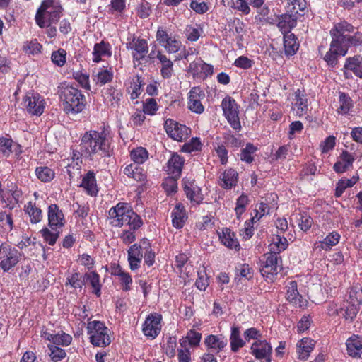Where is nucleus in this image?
Returning <instances> with one entry per match:
<instances>
[{"label": "nucleus", "instance_id": "ddd939ff", "mask_svg": "<svg viewBox=\"0 0 362 362\" xmlns=\"http://www.w3.org/2000/svg\"><path fill=\"white\" fill-rule=\"evenodd\" d=\"M23 102L25 109L29 114L40 116L44 112L45 101L39 93H28Z\"/></svg>", "mask_w": 362, "mask_h": 362}, {"label": "nucleus", "instance_id": "864d4df0", "mask_svg": "<svg viewBox=\"0 0 362 362\" xmlns=\"http://www.w3.org/2000/svg\"><path fill=\"white\" fill-rule=\"evenodd\" d=\"M359 177L358 175H354L352 177L342 178L337 183L335 189V196L339 197L342 195L346 189L353 187L358 180Z\"/></svg>", "mask_w": 362, "mask_h": 362}, {"label": "nucleus", "instance_id": "bf43d9fd", "mask_svg": "<svg viewBox=\"0 0 362 362\" xmlns=\"http://www.w3.org/2000/svg\"><path fill=\"white\" fill-rule=\"evenodd\" d=\"M131 160L135 164H143L148 158V153L144 147H137L130 152Z\"/></svg>", "mask_w": 362, "mask_h": 362}, {"label": "nucleus", "instance_id": "a211bd4d", "mask_svg": "<svg viewBox=\"0 0 362 362\" xmlns=\"http://www.w3.org/2000/svg\"><path fill=\"white\" fill-rule=\"evenodd\" d=\"M251 354L257 360H264L266 362L272 361V347L266 340H258L251 345Z\"/></svg>", "mask_w": 362, "mask_h": 362}, {"label": "nucleus", "instance_id": "ea45409f", "mask_svg": "<svg viewBox=\"0 0 362 362\" xmlns=\"http://www.w3.org/2000/svg\"><path fill=\"white\" fill-rule=\"evenodd\" d=\"M105 103L111 107H116L119 105L122 98V93L120 90L112 86L107 87L103 93Z\"/></svg>", "mask_w": 362, "mask_h": 362}, {"label": "nucleus", "instance_id": "412c9836", "mask_svg": "<svg viewBox=\"0 0 362 362\" xmlns=\"http://www.w3.org/2000/svg\"><path fill=\"white\" fill-rule=\"evenodd\" d=\"M0 153L2 157L8 158L12 153L19 156L22 153V147L14 142L9 136L0 137Z\"/></svg>", "mask_w": 362, "mask_h": 362}, {"label": "nucleus", "instance_id": "a19ab883", "mask_svg": "<svg viewBox=\"0 0 362 362\" xmlns=\"http://www.w3.org/2000/svg\"><path fill=\"white\" fill-rule=\"evenodd\" d=\"M348 354L353 357L361 356L362 351V336L353 334L346 342Z\"/></svg>", "mask_w": 362, "mask_h": 362}, {"label": "nucleus", "instance_id": "393cba45", "mask_svg": "<svg viewBox=\"0 0 362 362\" xmlns=\"http://www.w3.org/2000/svg\"><path fill=\"white\" fill-rule=\"evenodd\" d=\"M204 344L207 349L214 353H219L226 346L228 340L221 334H210L204 339Z\"/></svg>", "mask_w": 362, "mask_h": 362}, {"label": "nucleus", "instance_id": "69168bd1", "mask_svg": "<svg viewBox=\"0 0 362 362\" xmlns=\"http://www.w3.org/2000/svg\"><path fill=\"white\" fill-rule=\"evenodd\" d=\"M249 6L256 9L257 13L262 18L267 17L269 13V8L265 4V0H248Z\"/></svg>", "mask_w": 362, "mask_h": 362}, {"label": "nucleus", "instance_id": "f257e3e1", "mask_svg": "<svg viewBox=\"0 0 362 362\" xmlns=\"http://www.w3.org/2000/svg\"><path fill=\"white\" fill-rule=\"evenodd\" d=\"M112 139L110 128L103 126L98 130L86 132L81 141V149L89 157L98 155L101 157H110L112 155Z\"/></svg>", "mask_w": 362, "mask_h": 362}, {"label": "nucleus", "instance_id": "f8f14e48", "mask_svg": "<svg viewBox=\"0 0 362 362\" xmlns=\"http://www.w3.org/2000/svg\"><path fill=\"white\" fill-rule=\"evenodd\" d=\"M162 320V315L158 313L148 315L142 325V332L144 336L150 339H156L160 333Z\"/></svg>", "mask_w": 362, "mask_h": 362}, {"label": "nucleus", "instance_id": "1a4fd4ad", "mask_svg": "<svg viewBox=\"0 0 362 362\" xmlns=\"http://www.w3.org/2000/svg\"><path fill=\"white\" fill-rule=\"evenodd\" d=\"M221 105L223 115L231 127L236 131L240 130L241 125L239 118L240 106L235 99L230 96H226L223 99Z\"/></svg>", "mask_w": 362, "mask_h": 362}, {"label": "nucleus", "instance_id": "2f4dec72", "mask_svg": "<svg viewBox=\"0 0 362 362\" xmlns=\"http://www.w3.org/2000/svg\"><path fill=\"white\" fill-rule=\"evenodd\" d=\"M201 94L204 96V93L198 87L192 88L189 93L188 107L192 112L197 114H201L204 110V107L200 101Z\"/></svg>", "mask_w": 362, "mask_h": 362}, {"label": "nucleus", "instance_id": "5fc2aeb1", "mask_svg": "<svg viewBox=\"0 0 362 362\" xmlns=\"http://www.w3.org/2000/svg\"><path fill=\"white\" fill-rule=\"evenodd\" d=\"M144 85V78L141 76L136 75L133 78L132 82L128 88L130 98L136 99L141 93L142 86Z\"/></svg>", "mask_w": 362, "mask_h": 362}, {"label": "nucleus", "instance_id": "774afa93", "mask_svg": "<svg viewBox=\"0 0 362 362\" xmlns=\"http://www.w3.org/2000/svg\"><path fill=\"white\" fill-rule=\"evenodd\" d=\"M192 352L189 347L185 345H180L177 349V362H191Z\"/></svg>", "mask_w": 362, "mask_h": 362}, {"label": "nucleus", "instance_id": "338daca9", "mask_svg": "<svg viewBox=\"0 0 362 362\" xmlns=\"http://www.w3.org/2000/svg\"><path fill=\"white\" fill-rule=\"evenodd\" d=\"M269 211V207L264 202L257 204L255 206L253 213L252 214V218L250 221L255 223L258 221L262 216L268 214Z\"/></svg>", "mask_w": 362, "mask_h": 362}, {"label": "nucleus", "instance_id": "20e7f679", "mask_svg": "<svg viewBox=\"0 0 362 362\" xmlns=\"http://www.w3.org/2000/svg\"><path fill=\"white\" fill-rule=\"evenodd\" d=\"M354 28L346 21H341L334 24L330 30L331 36L337 38L338 42L341 46V52L342 54H346L350 47H356L362 43V33L356 32L353 35L350 33H353Z\"/></svg>", "mask_w": 362, "mask_h": 362}, {"label": "nucleus", "instance_id": "c85d7f7f", "mask_svg": "<svg viewBox=\"0 0 362 362\" xmlns=\"http://www.w3.org/2000/svg\"><path fill=\"white\" fill-rule=\"evenodd\" d=\"M185 159L177 153H173L167 162L166 171L169 175L180 177L182 173Z\"/></svg>", "mask_w": 362, "mask_h": 362}, {"label": "nucleus", "instance_id": "de8ad7c7", "mask_svg": "<svg viewBox=\"0 0 362 362\" xmlns=\"http://www.w3.org/2000/svg\"><path fill=\"white\" fill-rule=\"evenodd\" d=\"M284 46L285 54L287 56H293L299 48V43L293 33H287L284 35Z\"/></svg>", "mask_w": 362, "mask_h": 362}, {"label": "nucleus", "instance_id": "423d86ee", "mask_svg": "<svg viewBox=\"0 0 362 362\" xmlns=\"http://www.w3.org/2000/svg\"><path fill=\"white\" fill-rule=\"evenodd\" d=\"M64 110L66 113L77 114L84 109L86 98L78 88L72 86H66L62 91Z\"/></svg>", "mask_w": 362, "mask_h": 362}, {"label": "nucleus", "instance_id": "4c0bfd02", "mask_svg": "<svg viewBox=\"0 0 362 362\" xmlns=\"http://www.w3.org/2000/svg\"><path fill=\"white\" fill-rule=\"evenodd\" d=\"M143 225V221H138L137 226L132 227L131 226H127L126 228H122V229L119 233L118 236L125 245H129L136 240V231L139 229Z\"/></svg>", "mask_w": 362, "mask_h": 362}, {"label": "nucleus", "instance_id": "bb28decb", "mask_svg": "<svg viewBox=\"0 0 362 362\" xmlns=\"http://www.w3.org/2000/svg\"><path fill=\"white\" fill-rule=\"evenodd\" d=\"M315 346V341L309 337H304L299 340L296 344V353L298 359L307 361Z\"/></svg>", "mask_w": 362, "mask_h": 362}, {"label": "nucleus", "instance_id": "39448f33", "mask_svg": "<svg viewBox=\"0 0 362 362\" xmlns=\"http://www.w3.org/2000/svg\"><path fill=\"white\" fill-rule=\"evenodd\" d=\"M63 8L59 0H43L35 14V21L40 28L49 27L59 20Z\"/></svg>", "mask_w": 362, "mask_h": 362}, {"label": "nucleus", "instance_id": "2eb2a0df", "mask_svg": "<svg viewBox=\"0 0 362 362\" xmlns=\"http://www.w3.org/2000/svg\"><path fill=\"white\" fill-rule=\"evenodd\" d=\"M165 129L169 137L177 141H182L188 138L191 129L172 119H168L165 122Z\"/></svg>", "mask_w": 362, "mask_h": 362}, {"label": "nucleus", "instance_id": "dca6fc26", "mask_svg": "<svg viewBox=\"0 0 362 362\" xmlns=\"http://www.w3.org/2000/svg\"><path fill=\"white\" fill-rule=\"evenodd\" d=\"M183 189L192 205L199 204L202 200L201 188L195 183L191 177H184L182 180Z\"/></svg>", "mask_w": 362, "mask_h": 362}, {"label": "nucleus", "instance_id": "09e8293b", "mask_svg": "<svg viewBox=\"0 0 362 362\" xmlns=\"http://www.w3.org/2000/svg\"><path fill=\"white\" fill-rule=\"evenodd\" d=\"M354 105L350 96L345 93H340L339 97V107L337 112L339 115H347L352 109Z\"/></svg>", "mask_w": 362, "mask_h": 362}, {"label": "nucleus", "instance_id": "6e6552de", "mask_svg": "<svg viewBox=\"0 0 362 362\" xmlns=\"http://www.w3.org/2000/svg\"><path fill=\"white\" fill-rule=\"evenodd\" d=\"M23 253L8 243L0 244V269L10 273L21 261Z\"/></svg>", "mask_w": 362, "mask_h": 362}, {"label": "nucleus", "instance_id": "9b49d317", "mask_svg": "<svg viewBox=\"0 0 362 362\" xmlns=\"http://www.w3.org/2000/svg\"><path fill=\"white\" fill-rule=\"evenodd\" d=\"M282 269V260L279 255L268 254L260 269L262 275L267 281H273Z\"/></svg>", "mask_w": 362, "mask_h": 362}, {"label": "nucleus", "instance_id": "5701e85b", "mask_svg": "<svg viewBox=\"0 0 362 362\" xmlns=\"http://www.w3.org/2000/svg\"><path fill=\"white\" fill-rule=\"evenodd\" d=\"M126 47L128 49L134 51L132 53L133 58L137 61L144 58L148 51L147 41L141 38L136 39L134 37L132 42L127 43Z\"/></svg>", "mask_w": 362, "mask_h": 362}, {"label": "nucleus", "instance_id": "6e6d98bb", "mask_svg": "<svg viewBox=\"0 0 362 362\" xmlns=\"http://www.w3.org/2000/svg\"><path fill=\"white\" fill-rule=\"evenodd\" d=\"M62 231V230L60 229H57L55 230L51 229L49 227H44L41 229L40 233H41L44 241L49 245L52 246L56 243Z\"/></svg>", "mask_w": 362, "mask_h": 362}, {"label": "nucleus", "instance_id": "4d7b16f0", "mask_svg": "<svg viewBox=\"0 0 362 362\" xmlns=\"http://www.w3.org/2000/svg\"><path fill=\"white\" fill-rule=\"evenodd\" d=\"M287 11L291 15L297 16H302L306 8V1L305 0H291L289 1Z\"/></svg>", "mask_w": 362, "mask_h": 362}, {"label": "nucleus", "instance_id": "72a5a7b5", "mask_svg": "<svg viewBox=\"0 0 362 362\" xmlns=\"http://www.w3.org/2000/svg\"><path fill=\"white\" fill-rule=\"evenodd\" d=\"M238 174L234 169L228 168L220 176L219 185L225 189H230L237 185Z\"/></svg>", "mask_w": 362, "mask_h": 362}, {"label": "nucleus", "instance_id": "8fccbe9b", "mask_svg": "<svg viewBox=\"0 0 362 362\" xmlns=\"http://www.w3.org/2000/svg\"><path fill=\"white\" fill-rule=\"evenodd\" d=\"M358 305L359 303L358 300H351V301L347 300L344 303L343 308H341V309L345 308V313L344 314L345 320L351 322L355 319L359 310Z\"/></svg>", "mask_w": 362, "mask_h": 362}, {"label": "nucleus", "instance_id": "c756f323", "mask_svg": "<svg viewBox=\"0 0 362 362\" xmlns=\"http://www.w3.org/2000/svg\"><path fill=\"white\" fill-rule=\"evenodd\" d=\"M355 158L353 154L346 150H344L334 164L333 169L337 173H342L352 167Z\"/></svg>", "mask_w": 362, "mask_h": 362}, {"label": "nucleus", "instance_id": "0eeeda50", "mask_svg": "<svg viewBox=\"0 0 362 362\" xmlns=\"http://www.w3.org/2000/svg\"><path fill=\"white\" fill-rule=\"evenodd\" d=\"M86 329L89 341L94 346L105 347L111 343V332L103 322L89 321Z\"/></svg>", "mask_w": 362, "mask_h": 362}, {"label": "nucleus", "instance_id": "a878e982", "mask_svg": "<svg viewBox=\"0 0 362 362\" xmlns=\"http://www.w3.org/2000/svg\"><path fill=\"white\" fill-rule=\"evenodd\" d=\"M111 274L119 278V281L124 291H129L132 288V278L131 275L125 272L118 264H113L110 266Z\"/></svg>", "mask_w": 362, "mask_h": 362}, {"label": "nucleus", "instance_id": "0e129e2a", "mask_svg": "<svg viewBox=\"0 0 362 362\" xmlns=\"http://www.w3.org/2000/svg\"><path fill=\"white\" fill-rule=\"evenodd\" d=\"M113 71L111 69L102 68L95 75V81L98 84L104 85L112 81Z\"/></svg>", "mask_w": 362, "mask_h": 362}, {"label": "nucleus", "instance_id": "79ce46f5", "mask_svg": "<svg viewBox=\"0 0 362 362\" xmlns=\"http://www.w3.org/2000/svg\"><path fill=\"white\" fill-rule=\"evenodd\" d=\"M123 173L127 177L139 182H143L146 178V171L139 164L131 163L126 165Z\"/></svg>", "mask_w": 362, "mask_h": 362}, {"label": "nucleus", "instance_id": "f03ea898", "mask_svg": "<svg viewBox=\"0 0 362 362\" xmlns=\"http://www.w3.org/2000/svg\"><path fill=\"white\" fill-rule=\"evenodd\" d=\"M127 260L132 271H136L141 267L142 259L148 266H152L155 262L156 253L153 251L151 241L147 238L141 239L134 243L127 250Z\"/></svg>", "mask_w": 362, "mask_h": 362}, {"label": "nucleus", "instance_id": "680f3d73", "mask_svg": "<svg viewBox=\"0 0 362 362\" xmlns=\"http://www.w3.org/2000/svg\"><path fill=\"white\" fill-rule=\"evenodd\" d=\"M230 8L245 16L249 15L251 12L248 0H231Z\"/></svg>", "mask_w": 362, "mask_h": 362}, {"label": "nucleus", "instance_id": "052dcab7", "mask_svg": "<svg viewBox=\"0 0 362 362\" xmlns=\"http://www.w3.org/2000/svg\"><path fill=\"white\" fill-rule=\"evenodd\" d=\"M202 144L198 137L192 138L188 142L183 144L181 151L187 153H195L202 150Z\"/></svg>", "mask_w": 362, "mask_h": 362}, {"label": "nucleus", "instance_id": "c9c22d12", "mask_svg": "<svg viewBox=\"0 0 362 362\" xmlns=\"http://www.w3.org/2000/svg\"><path fill=\"white\" fill-rule=\"evenodd\" d=\"M93 54V62L98 63L103 57H110L112 55V47L108 42L101 41L94 45Z\"/></svg>", "mask_w": 362, "mask_h": 362}, {"label": "nucleus", "instance_id": "b1692460", "mask_svg": "<svg viewBox=\"0 0 362 362\" xmlns=\"http://www.w3.org/2000/svg\"><path fill=\"white\" fill-rule=\"evenodd\" d=\"M340 239V234L337 231H332L329 233L323 240L316 241L314 243L313 250L317 251H329L339 243Z\"/></svg>", "mask_w": 362, "mask_h": 362}, {"label": "nucleus", "instance_id": "f3484780", "mask_svg": "<svg viewBox=\"0 0 362 362\" xmlns=\"http://www.w3.org/2000/svg\"><path fill=\"white\" fill-rule=\"evenodd\" d=\"M47 219L48 226L52 230H62L66 224V220L62 210L55 204H52L48 206Z\"/></svg>", "mask_w": 362, "mask_h": 362}, {"label": "nucleus", "instance_id": "603ef678", "mask_svg": "<svg viewBox=\"0 0 362 362\" xmlns=\"http://www.w3.org/2000/svg\"><path fill=\"white\" fill-rule=\"evenodd\" d=\"M230 348L233 352H237L245 345L244 340L240 337V329L233 326L230 336Z\"/></svg>", "mask_w": 362, "mask_h": 362}, {"label": "nucleus", "instance_id": "7ed1b4c3", "mask_svg": "<svg viewBox=\"0 0 362 362\" xmlns=\"http://www.w3.org/2000/svg\"><path fill=\"white\" fill-rule=\"evenodd\" d=\"M108 218L112 226L118 228H126L131 224L134 228L137 226L138 221L141 220L131 206L124 202H119L111 207L108 211Z\"/></svg>", "mask_w": 362, "mask_h": 362}, {"label": "nucleus", "instance_id": "4468645a", "mask_svg": "<svg viewBox=\"0 0 362 362\" xmlns=\"http://www.w3.org/2000/svg\"><path fill=\"white\" fill-rule=\"evenodd\" d=\"M0 199L4 209H13L16 205L23 201V192L16 185H13L10 189L1 190Z\"/></svg>", "mask_w": 362, "mask_h": 362}, {"label": "nucleus", "instance_id": "13d9d810", "mask_svg": "<svg viewBox=\"0 0 362 362\" xmlns=\"http://www.w3.org/2000/svg\"><path fill=\"white\" fill-rule=\"evenodd\" d=\"M35 172L37 177L42 182H51L55 176L54 170L47 166L37 167Z\"/></svg>", "mask_w": 362, "mask_h": 362}, {"label": "nucleus", "instance_id": "e2e57ef3", "mask_svg": "<svg viewBox=\"0 0 362 362\" xmlns=\"http://www.w3.org/2000/svg\"><path fill=\"white\" fill-rule=\"evenodd\" d=\"M296 222L303 231L308 230L313 224V219L310 215L305 212H299L296 214Z\"/></svg>", "mask_w": 362, "mask_h": 362}, {"label": "nucleus", "instance_id": "4be33fe9", "mask_svg": "<svg viewBox=\"0 0 362 362\" xmlns=\"http://www.w3.org/2000/svg\"><path fill=\"white\" fill-rule=\"evenodd\" d=\"M332 38L329 49L326 52L324 60L329 66L334 67L338 62L339 57L345 56L346 54L341 53V49L342 47L339 45L340 44L338 42L337 38H335L334 36H332Z\"/></svg>", "mask_w": 362, "mask_h": 362}, {"label": "nucleus", "instance_id": "cd10ccee", "mask_svg": "<svg viewBox=\"0 0 362 362\" xmlns=\"http://www.w3.org/2000/svg\"><path fill=\"white\" fill-rule=\"evenodd\" d=\"M286 299L296 307H304L307 304L306 300L299 294L297 288V283L295 281L288 282L286 285Z\"/></svg>", "mask_w": 362, "mask_h": 362}, {"label": "nucleus", "instance_id": "58836bf2", "mask_svg": "<svg viewBox=\"0 0 362 362\" xmlns=\"http://www.w3.org/2000/svg\"><path fill=\"white\" fill-rule=\"evenodd\" d=\"M80 187H83L90 196L95 197L98 194V189L96 184L95 174L93 171H88L83 177Z\"/></svg>", "mask_w": 362, "mask_h": 362}, {"label": "nucleus", "instance_id": "6ab92c4d", "mask_svg": "<svg viewBox=\"0 0 362 362\" xmlns=\"http://www.w3.org/2000/svg\"><path fill=\"white\" fill-rule=\"evenodd\" d=\"M189 72L194 78L205 79L214 74V66L199 59L189 64Z\"/></svg>", "mask_w": 362, "mask_h": 362}, {"label": "nucleus", "instance_id": "a18cd8bd", "mask_svg": "<svg viewBox=\"0 0 362 362\" xmlns=\"http://www.w3.org/2000/svg\"><path fill=\"white\" fill-rule=\"evenodd\" d=\"M344 68L352 71L356 76L362 78V57L356 55L346 59Z\"/></svg>", "mask_w": 362, "mask_h": 362}, {"label": "nucleus", "instance_id": "37998d69", "mask_svg": "<svg viewBox=\"0 0 362 362\" xmlns=\"http://www.w3.org/2000/svg\"><path fill=\"white\" fill-rule=\"evenodd\" d=\"M218 238L221 243L230 249L238 250L240 247L237 239L235 238V234L230 228H223L221 232L218 233Z\"/></svg>", "mask_w": 362, "mask_h": 362}, {"label": "nucleus", "instance_id": "473e14b6", "mask_svg": "<svg viewBox=\"0 0 362 362\" xmlns=\"http://www.w3.org/2000/svg\"><path fill=\"white\" fill-rule=\"evenodd\" d=\"M23 211L32 224H37L42 220V211L37 206L35 202L29 201L25 204Z\"/></svg>", "mask_w": 362, "mask_h": 362}, {"label": "nucleus", "instance_id": "9d476101", "mask_svg": "<svg viewBox=\"0 0 362 362\" xmlns=\"http://www.w3.org/2000/svg\"><path fill=\"white\" fill-rule=\"evenodd\" d=\"M156 40L160 46L164 47L168 54H175L182 47V42L172 33L169 34L161 27L158 28L156 35Z\"/></svg>", "mask_w": 362, "mask_h": 362}, {"label": "nucleus", "instance_id": "7c9ffc66", "mask_svg": "<svg viewBox=\"0 0 362 362\" xmlns=\"http://www.w3.org/2000/svg\"><path fill=\"white\" fill-rule=\"evenodd\" d=\"M292 109L298 117L305 115L308 110V98L306 95L298 89L294 93V98L292 102Z\"/></svg>", "mask_w": 362, "mask_h": 362}, {"label": "nucleus", "instance_id": "f704fd0d", "mask_svg": "<svg viewBox=\"0 0 362 362\" xmlns=\"http://www.w3.org/2000/svg\"><path fill=\"white\" fill-rule=\"evenodd\" d=\"M172 224L177 229L182 228L187 218L185 206L177 203L171 212Z\"/></svg>", "mask_w": 362, "mask_h": 362}, {"label": "nucleus", "instance_id": "49530a36", "mask_svg": "<svg viewBox=\"0 0 362 362\" xmlns=\"http://www.w3.org/2000/svg\"><path fill=\"white\" fill-rule=\"evenodd\" d=\"M202 339V334L194 329H190L186 334L179 339L180 345H185L186 347H197Z\"/></svg>", "mask_w": 362, "mask_h": 362}, {"label": "nucleus", "instance_id": "c03bdc74", "mask_svg": "<svg viewBox=\"0 0 362 362\" xmlns=\"http://www.w3.org/2000/svg\"><path fill=\"white\" fill-rule=\"evenodd\" d=\"M288 240L284 236L279 234L274 235L272 237L271 243L269 245L270 252L269 254H275L279 255V253L285 250L288 247Z\"/></svg>", "mask_w": 362, "mask_h": 362}, {"label": "nucleus", "instance_id": "aec40b11", "mask_svg": "<svg viewBox=\"0 0 362 362\" xmlns=\"http://www.w3.org/2000/svg\"><path fill=\"white\" fill-rule=\"evenodd\" d=\"M155 57L160 64V76L164 79H170L174 75L173 62L165 54L158 51Z\"/></svg>", "mask_w": 362, "mask_h": 362}, {"label": "nucleus", "instance_id": "e433bc0d", "mask_svg": "<svg viewBox=\"0 0 362 362\" xmlns=\"http://www.w3.org/2000/svg\"><path fill=\"white\" fill-rule=\"evenodd\" d=\"M297 16L289 13L281 15L279 17L277 27L282 34L291 33V30L296 26Z\"/></svg>", "mask_w": 362, "mask_h": 362}, {"label": "nucleus", "instance_id": "3c124183", "mask_svg": "<svg viewBox=\"0 0 362 362\" xmlns=\"http://www.w3.org/2000/svg\"><path fill=\"white\" fill-rule=\"evenodd\" d=\"M83 280L88 281L92 286L93 291V293L97 296L101 295V287L100 276L95 272H87L83 276Z\"/></svg>", "mask_w": 362, "mask_h": 362}]
</instances>
